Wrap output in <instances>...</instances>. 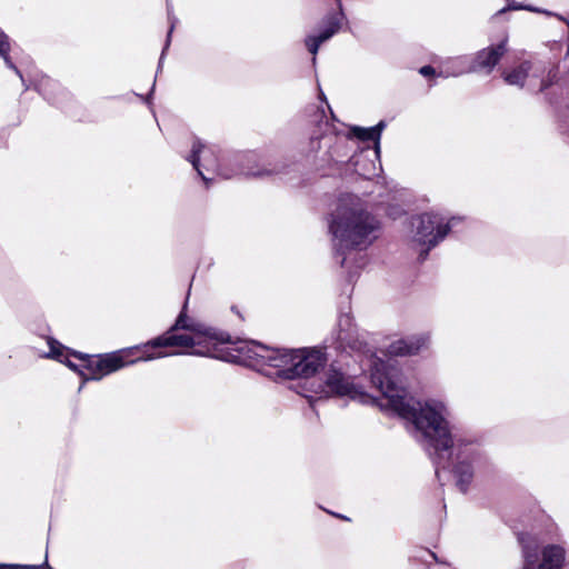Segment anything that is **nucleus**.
<instances>
[{
  "mask_svg": "<svg viewBox=\"0 0 569 569\" xmlns=\"http://www.w3.org/2000/svg\"><path fill=\"white\" fill-rule=\"evenodd\" d=\"M371 381L381 391L383 406L412 422L419 441L432 448L439 458L449 452L453 439L447 420L448 409L442 401L421 402L409 398L391 359L371 360Z\"/></svg>",
  "mask_w": 569,
  "mask_h": 569,
  "instance_id": "obj_1",
  "label": "nucleus"
},
{
  "mask_svg": "<svg viewBox=\"0 0 569 569\" xmlns=\"http://www.w3.org/2000/svg\"><path fill=\"white\" fill-rule=\"evenodd\" d=\"M329 229L336 252L341 257L340 264L351 267L358 259H363L362 251L378 238L380 223L360 198L347 196L340 199Z\"/></svg>",
  "mask_w": 569,
  "mask_h": 569,
  "instance_id": "obj_2",
  "label": "nucleus"
},
{
  "mask_svg": "<svg viewBox=\"0 0 569 569\" xmlns=\"http://www.w3.org/2000/svg\"><path fill=\"white\" fill-rule=\"evenodd\" d=\"M187 303L177 318L174 325L162 336L153 339L143 348H176L172 352H148L141 357L143 361L162 358L171 355H196L207 357H219L218 347L230 342V336L218 332L204 323L190 318L186 313Z\"/></svg>",
  "mask_w": 569,
  "mask_h": 569,
  "instance_id": "obj_3",
  "label": "nucleus"
},
{
  "mask_svg": "<svg viewBox=\"0 0 569 569\" xmlns=\"http://www.w3.org/2000/svg\"><path fill=\"white\" fill-rule=\"evenodd\" d=\"M326 363V357L320 350L299 349L295 351L292 379L299 378L303 382L306 398H328L331 396H349L351 398L365 395L349 379L333 368L319 375V369Z\"/></svg>",
  "mask_w": 569,
  "mask_h": 569,
  "instance_id": "obj_4",
  "label": "nucleus"
},
{
  "mask_svg": "<svg viewBox=\"0 0 569 569\" xmlns=\"http://www.w3.org/2000/svg\"><path fill=\"white\" fill-rule=\"evenodd\" d=\"M449 223L436 213H422L411 221L410 242L425 259L429 250L436 247L449 232Z\"/></svg>",
  "mask_w": 569,
  "mask_h": 569,
  "instance_id": "obj_5",
  "label": "nucleus"
},
{
  "mask_svg": "<svg viewBox=\"0 0 569 569\" xmlns=\"http://www.w3.org/2000/svg\"><path fill=\"white\" fill-rule=\"evenodd\" d=\"M523 552V569H561L565 563L566 551L562 546L548 545L540 551L535 538L521 536L519 538Z\"/></svg>",
  "mask_w": 569,
  "mask_h": 569,
  "instance_id": "obj_6",
  "label": "nucleus"
},
{
  "mask_svg": "<svg viewBox=\"0 0 569 569\" xmlns=\"http://www.w3.org/2000/svg\"><path fill=\"white\" fill-rule=\"evenodd\" d=\"M502 78L509 86L527 87L539 91L551 83L550 74H546L545 63L538 60H527L510 70H505Z\"/></svg>",
  "mask_w": 569,
  "mask_h": 569,
  "instance_id": "obj_7",
  "label": "nucleus"
},
{
  "mask_svg": "<svg viewBox=\"0 0 569 569\" xmlns=\"http://www.w3.org/2000/svg\"><path fill=\"white\" fill-rule=\"evenodd\" d=\"M140 351L139 347H133L90 360L86 367L87 371H80V375L84 380H99L103 376L114 372L127 365L134 363L141 360V357L148 355V351L143 350L137 358L131 359L132 356H136Z\"/></svg>",
  "mask_w": 569,
  "mask_h": 569,
  "instance_id": "obj_8",
  "label": "nucleus"
},
{
  "mask_svg": "<svg viewBox=\"0 0 569 569\" xmlns=\"http://www.w3.org/2000/svg\"><path fill=\"white\" fill-rule=\"evenodd\" d=\"M508 37L505 36L501 41L496 46H490L480 50L473 60L472 66L466 67L465 58H456L450 60L448 63L452 64V70L449 68L446 70L447 76H459L467 71L486 70L488 73L497 66L499 60L507 52Z\"/></svg>",
  "mask_w": 569,
  "mask_h": 569,
  "instance_id": "obj_9",
  "label": "nucleus"
},
{
  "mask_svg": "<svg viewBox=\"0 0 569 569\" xmlns=\"http://www.w3.org/2000/svg\"><path fill=\"white\" fill-rule=\"evenodd\" d=\"M295 351L288 349H269L263 346L257 348L258 363L267 376L292 379V365Z\"/></svg>",
  "mask_w": 569,
  "mask_h": 569,
  "instance_id": "obj_10",
  "label": "nucleus"
},
{
  "mask_svg": "<svg viewBox=\"0 0 569 569\" xmlns=\"http://www.w3.org/2000/svg\"><path fill=\"white\" fill-rule=\"evenodd\" d=\"M190 162L198 171L199 176L207 182L208 178L203 174L200 167H203L208 171H217L219 174L224 178H229V176L223 174L219 171L218 160L213 149L209 146H206L199 141L194 142L192 147V153L190 156Z\"/></svg>",
  "mask_w": 569,
  "mask_h": 569,
  "instance_id": "obj_11",
  "label": "nucleus"
},
{
  "mask_svg": "<svg viewBox=\"0 0 569 569\" xmlns=\"http://www.w3.org/2000/svg\"><path fill=\"white\" fill-rule=\"evenodd\" d=\"M429 342L428 336L410 337L400 339L390 343L387 349L389 356H410L417 353L422 347Z\"/></svg>",
  "mask_w": 569,
  "mask_h": 569,
  "instance_id": "obj_12",
  "label": "nucleus"
},
{
  "mask_svg": "<svg viewBox=\"0 0 569 569\" xmlns=\"http://www.w3.org/2000/svg\"><path fill=\"white\" fill-rule=\"evenodd\" d=\"M340 24L341 19L335 14L328 19L323 31H321L318 36H309L306 39V46L310 53L316 56L320 44L330 39L339 30ZM312 61L313 63L316 62V57H313Z\"/></svg>",
  "mask_w": 569,
  "mask_h": 569,
  "instance_id": "obj_13",
  "label": "nucleus"
},
{
  "mask_svg": "<svg viewBox=\"0 0 569 569\" xmlns=\"http://www.w3.org/2000/svg\"><path fill=\"white\" fill-rule=\"evenodd\" d=\"M383 128H385V123L379 122L376 127H371V128L356 127V128H353L352 132L358 139H360L362 141H373L376 153H379V150H380L379 141H380V136H381V131Z\"/></svg>",
  "mask_w": 569,
  "mask_h": 569,
  "instance_id": "obj_14",
  "label": "nucleus"
},
{
  "mask_svg": "<svg viewBox=\"0 0 569 569\" xmlns=\"http://www.w3.org/2000/svg\"><path fill=\"white\" fill-rule=\"evenodd\" d=\"M455 476L457 478V485L459 486L461 491H466L468 485L472 479V468L469 462L459 461L453 469Z\"/></svg>",
  "mask_w": 569,
  "mask_h": 569,
  "instance_id": "obj_15",
  "label": "nucleus"
},
{
  "mask_svg": "<svg viewBox=\"0 0 569 569\" xmlns=\"http://www.w3.org/2000/svg\"><path fill=\"white\" fill-rule=\"evenodd\" d=\"M48 345L50 348V352L47 355V357L54 358L58 361L66 363L70 369L74 371L77 370V366L69 360L67 355H64V347L62 345L51 339L48 340Z\"/></svg>",
  "mask_w": 569,
  "mask_h": 569,
  "instance_id": "obj_16",
  "label": "nucleus"
},
{
  "mask_svg": "<svg viewBox=\"0 0 569 569\" xmlns=\"http://www.w3.org/2000/svg\"><path fill=\"white\" fill-rule=\"evenodd\" d=\"M340 331L338 339L343 342H349L351 337V318L348 315H343L339 319Z\"/></svg>",
  "mask_w": 569,
  "mask_h": 569,
  "instance_id": "obj_17",
  "label": "nucleus"
},
{
  "mask_svg": "<svg viewBox=\"0 0 569 569\" xmlns=\"http://www.w3.org/2000/svg\"><path fill=\"white\" fill-rule=\"evenodd\" d=\"M9 51V42L7 36L0 31V56H2L6 60V63L16 70V72L19 74V71L16 69V67L10 61L9 57L7 56Z\"/></svg>",
  "mask_w": 569,
  "mask_h": 569,
  "instance_id": "obj_18",
  "label": "nucleus"
},
{
  "mask_svg": "<svg viewBox=\"0 0 569 569\" xmlns=\"http://www.w3.org/2000/svg\"><path fill=\"white\" fill-rule=\"evenodd\" d=\"M38 567L37 566H32V565H24V566H21V565H0V569H37Z\"/></svg>",
  "mask_w": 569,
  "mask_h": 569,
  "instance_id": "obj_19",
  "label": "nucleus"
},
{
  "mask_svg": "<svg viewBox=\"0 0 569 569\" xmlns=\"http://www.w3.org/2000/svg\"><path fill=\"white\" fill-rule=\"evenodd\" d=\"M419 72L425 77H429L435 74V69L430 66H425L419 70Z\"/></svg>",
  "mask_w": 569,
  "mask_h": 569,
  "instance_id": "obj_20",
  "label": "nucleus"
},
{
  "mask_svg": "<svg viewBox=\"0 0 569 569\" xmlns=\"http://www.w3.org/2000/svg\"><path fill=\"white\" fill-rule=\"evenodd\" d=\"M244 173L246 174H252V176H261V174H263L262 172H254V171H251V170H248Z\"/></svg>",
  "mask_w": 569,
  "mask_h": 569,
  "instance_id": "obj_21",
  "label": "nucleus"
},
{
  "mask_svg": "<svg viewBox=\"0 0 569 569\" xmlns=\"http://www.w3.org/2000/svg\"><path fill=\"white\" fill-rule=\"evenodd\" d=\"M170 21H171V26H170L168 38L170 37V34H171V32H172V30L174 28V21H172L171 19H170Z\"/></svg>",
  "mask_w": 569,
  "mask_h": 569,
  "instance_id": "obj_22",
  "label": "nucleus"
}]
</instances>
